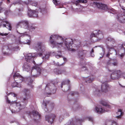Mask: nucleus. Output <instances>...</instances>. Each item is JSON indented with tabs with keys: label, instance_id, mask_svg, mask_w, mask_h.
Segmentation results:
<instances>
[{
	"label": "nucleus",
	"instance_id": "f257e3e1",
	"mask_svg": "<svg viewBox=\"0 0 125 125\" xmlns=\"http://www.w3.org/2000/svg\"><path fill=\"white\" fill-rule=\"evenodd\" d=\"M49 41L52 44L59 47L63 46L64 42L66 47L72 46V45L73 43L72 39L69 38L65 39L64 41L63 38L57 35H52L50 37Z\"/></svg>",
	"mask_w": 125,
	"mask_h": 125
},
{
	"label": "nucleus",
	"instance_id": "f03ea898",
	"mask_svg": "<svg viewBox=\"0 0 125 125\" xmlns=\"http://www.w3.org/2000/svg\"><path fill=\"white\" fill-rule=\"evenodd\" d=\"M56 88L54 85L52 83L47 84L45 88V94L50 95L56 92Z\"/></svg>",
	"mask_w": 125,
	"mask_h": 125
},
{
	"label": "nucleus",
	"instance_id": "7ed1b4c3",
	"mask_svg": "<svg viewBox=\"0 0 125 125\" xmlns=\"http://www.w3.org/2000/svg\"><path fill=\"white\" fill-rule=\"evenodd\" d=\"M37 52H38V55L40 56H42L43 59H47L50 55V53L48 52L45 54V52L44 47H38Z\"/></svg>",
	"mask_w": 125,
	"mask_h": 125
},
{
	"label": "nucleus",
	"instance_id": "20e7f679",
	"mask_svg": "<svg viewBox=\"0 0 125 125\" xmlns=\"http://www.w3.org/2000/svg\"><path fill=\"white\" fill-rule=\"evenodd\" d=\"M19 23L21 25L22 24L24 25V26L23 27L24 29H27L31 31H33L36 28V27L33 25H29L28 22L26 21H21Z\"/></svg>",
	"mask_w": 125,
	"mask_h": 125
},
{
	"label": "nucleus",
	"instance_id": "39448f33",
	"mask_svg": "<svg viewBox=\"0 0 125 125\" xmlns=\"http://www.w3.org/2000/svg\"><path fill=\"white\" fill-rule=\"evenodd\" d=\"M12 104H13L14 105H15L16 107H15V110H14L13 109L11 110V111L12 113H15V112H19L22 108V106L20 103L19 102H16L15 101H12Z\"/></svg>",
	"mask_w": 125,
	"mask_h": 125
},
{
	"label": "nucleus",
	"instance_id": "423d86ee",
	"mask_svg": "<svg viewBox=\"0 0 125 125\" xmlns=\"http://www.w3.org/2000/svg\"><path fill=\"white\" fill-rule=\"evenodd\" d=\"M121 71L120 70L115 71L111 74V78L114 79L118 78L122 74Z\"/></svg>",
	"mask_w": 125,
	"mask_h": 125
},
{
	"label": "nucleus",
	"instance_id": "0eeeda50",
	"mask_svg": "<svg viewBox=\"0 0 125 125\" xmlns=\"http://www.w3.org/2000/svg\"><path fill=\"white\" fill-rule=\"evenodd\" d=\"M55 117L56 116L54 114L47 115L45 116V119L49 123L52 124L53 123L54 119Z\"/></svg>",
	"mask_w": 125,
	"mask_h": 125
},
{
	"label": "nucleus",
	"instance_id": "6e6552de",
	"mask_svg": "<svg viewBox=\"0 0 125 125\" xmlns=\"http://www.w3.org/2000/svg\"><path fill=\"white\" fill-rule=\"evenodd\" d=\"M38 11L37 10H34L28 9V15L30 17H37L38 16Z\"/></svg>",
	"mask_w": 125,
	"mask_h": 125
},
{
	"label": "nucleus",
	"instance_id": "1a4fd4ad",
	"mask_svg": "<svg viewBox=\"0 0 125 125\" xmlns=\"http://www.w3.org/2000/svg\"><path fill=\"white\" fill-rule=\"evenodd\" d=\"M93 4L95 5L99 9L105 10H107L108 9L107 6L104 4L97 2H94Z\"/></svg>",
	"mask_w": 125,
	"mask_h": 125
},
{
	"label": "nucleus",
	"instance_id": "9d476101",
	"mask_svg": "<svg viewBox=\"0 0 125 125\" xmlns=\"http://www.w3.org/2000/svg\"><path fill=\"white\" fill-rule=\"evenodd\" d=\"M13 78L15 81H18V82L19 83L21 82L24 80V78L19 73L17 72L15 73L14 75Z\"/></svg>",
	"mask_w": 125,
	"mask_h": 125
},
{
	"label": "nucleus",
	"instance_id": "9b49d317",
	"mask_svg": "<svg viewBox=\"0 0 125 125\" xmlns=\"http://www.w3.org/2000/svg\"><path fill=\"white\" fill-rule=\"evenodd\" d=\"M33 69L34 70V71L35 72H37V74H36L33 75V76H35L36 77H37L40 75L41 73V70L40 68L37 66L35 65V67H32V71H31V73H32V72H33Z\"/></svg>",
	"mask_w": 125,
	"mask_h": 125
},
{
	"label": "nucleus",
	"instance_id": "f8f14e48",
	"mask_svg": "<svg viewBox=\"0 0 125 125\" xmlns=\"http://www.w3.org/2000/svg\"><path fill=\"white\" fill-rule=\"evenodd\" d=\"M118 21L120 23L125 22V16L122 14H119L117 15L116 17Z\"/></svg>",
	"mask_w": 125,
	"mask_h": 125
},
{
	"label": "nucleus",
	"instance_id": "ddd939ff",
	"mask_svg": "<svg viewBox=\"0 0 125 125\" xmlns=\"http://www.w3.org/2000/svg\"><path fill=\"white\" fill-rule=\"evenodd\" d=\"M109 88L108 84L106 83H103L101 85V91L106 93L107 92Z\"/></svg>",
	"mask_w": 125,
	"mask_h": 125
},
{
	"label": "nucleus",
	"instance_id": "4468645a",
	"mask_svg": "<svg viewBox=\"0 0 125 125\" xmlns=\"http://www.w3.org/2000/svg\"><path fill=\"white\" fill-rule=\"evenodd\" d=\"M33 56L32 55L31 53H29L27 54L25 56V60L27 62H30L31 61L32 62L35 64V62L34 61H32V59L33 58Z\"/></svg>",
	"mask_w": 125,
	"mask_h": 125
},
{
	"label": "nucleus",
	"instance_id": "2eb2a0df",
	"mask_svg": "<svg viewBox=\"0 0 125 125\" xmlns=\"http://www.w3.org/2000/svg\"><path fill=\"white\" fill-rule=\"evenodd\" d=\"M22 68L23 71H26L28 72L31 69V67L28 63L25 62L23 64Z\"/></svg>",
	"mask_w": 125,
	"mask_h": 125
},
{
	"label": "nucleus",
	"instance_id": "dca6fc26",
	"mask_svg": "<svg viewBox=\"0 0 125 125\" xmlns=\"http://www.w3.org/2000/svg\"><path fill=\"white\" fill-rule=\"evenodd\" d=\"M108 42L107 45V47H111L113 46V45L115 43V40L113 38H108Z\"/></svg>",
	"mask_w": 125,
	"mask_h": 125
},
{
	"label": "nucleus",
	"instance_id": "f3484780",
	"mask_svg": "<svg viewBox=\"0 0 125 125\" xmlns=\"http://www.w3.org/2000/svg\"><path fill=\"white\" fill-rule=\"evenodd\" d=\"M54 71L55 74L58 75L62 74H66V71L64 70H59L57 69H54Z\"/></svg>",
	"mask_w": 125,
	"mask_h": 125
},
{
	"label": "nucleus",
	"instance_id": "a211bd4d",
	"mask_svg": "<svg viewBox=\"0 0 125 125\" xmlns=\"http://www.w3.org/2000/svg\"><path fill=\"white\" fill-rule=\"evenodd\" d=\"M98 33V31L95 30L90 35L91 39V40L92 41H93L94 42L96 41V40H94L93 38L94 37V38H95L96 37H97V33Z\"/></svg>",
	"mask_w": 125,
	"mask_h": 125
},
{
	"label": "nucleus",
	"instance_id": "6ab92c4d",
	"mask_svg": "<svg viewBox=\"0 0 125 125\" xmlns=\"http://www.w3.org/2000/svg\"><path fill=\"white\" fill-rule=\"evenodd\" d=\"M95 112L98 113H102L104 112L105 111H106L100 106H99L98 107H96L95 108Z\"/></svg>",
	"mask_w": 125,
	"mask_h": 125
},
{
	"label": "nucleus",
	"instance_id": "aec40b11",
	"mask_svg": "<svg viewBox=\"0 0 125 125\" xmlns=\"http://www.w3.org/2000/svg\"><path fill=\"white\" fill-rule=\"evenodd\" d=\"M95 77L93 75L88 76L85 79L86 82L87 83H90L92 82L95 79Z\"/></svg>",
	"mask_w": 125,
	"mask_h": 125
},
{
	"label": "nucleus",
	"instance_id": "412c9836",
	"mask_svg": "<svg viewBox=\"0 0 125 125\" xmlns=\"http://www.w3.org/2000/svg\"><path fill=\"white\" fill-rule=\"evenodd\" d=\"M113 60H109L107 63V65H114V66H117L118 64V63L116 60L115 62H113Z\"/></svg>",
	"mask_w": 125,
	"mask_h": 125
},
{
	"label": "nucleus",
	"instance_id": "4be33fe9",
	"mask_svg": "<svg viewBox=\"0 0 125 125\" xmlns=\"http://www.w3.org/2000/svg\"><path fill=\"white\" fill-rule=\"evenodd\" d=\"M105 125H118V123L113 120H107Z\"/></svg>",
	"mask_w": 125,
	"mask_h": 125
},
{
	"label": "nucleus",
	"instance_id": "5701e85b",
	"mask_svg": "<svg viewBox=\"0 0 125 125\" xmlns=\"http://www.w3.org/2000/svg\"><path fill=\"white\" fill-rule=\"evenodd\" d=\"M87 2V0H78L76 1L75 3L76 5H79V3H86Z\"/></svg>",
	"mask_w": 125,
	"mask_h": 125
},
{
	"label": "nucleus",
	"instance_id": "b1692460",
	"mask_svg": "<svg viewBox=\"0 0 125 125\" xmlns=\"http://www.w3.org/2000/svg\"><path fill=\"white\" fill-rule=\"evenodd\" d=\"M117 113L118 115L116 116V117L118 119L121 117L123 115V113L122 112L121 109H120L118 110Z\"/></svg>",
	"mask_w": 125,
	"mask_h": 125
},
{
	"label": "nucleus",
	"instance_id": "393cba45",
	"mask_svg": "<svg viewBox=\"0 0 125 125\" xmlns=\"http://www.w3.org/2000/svg\"><path fill=\"white\" fill-rule=\"evenodd\" d=\"M35 44L36 46L38 47H42L45 46L44 43L41 42H37L35 43Z\"/></svg>",
	"mask_w": 125,
	"mask_h": 125
},
{
	"label": "nucleus",
	"instance_id": "a878e982",
	"mask_svg": "<svg viewBox=\"0 0 125 125\" xmlns=\"http://www.w3.org/2000/svg\"><path fill=\"white\" fill-rule=\"evenodd\" d=\"M49 103L48 102H45L44 101L43 103L42 104V107H44L45 108V111L46 112H47L49 111L47 109V108H46V107L47 104Z\"/></svg>",
	"mask_w": 125,
	"mask_h": 125
},
{
	"label": "nucleus",
	"instance_id": "bb28decb",
	"mask_svg": "<svg viewBox=\"0 0 125 125\" xmlns=\"http://www.w3.org/2000/svg\"><path fill=\"white\" fill-rule=\"evenodd\" d=\"M93 91H94V94L95 95L96 94L98 95L100 93V90L98 89H96L95 88H94L93 89Z\"/></svg>",
	"mask_w": 125,
	"mask_h": 125
},
{
	"label": "nucleus",
	"instance_id": "cd10ccee",
	"mask_svg": "<svg viewBox=\"0 0 125 125\" xmlns=\"http://www.w3.org/2000/svg\"><path fill=\"white\" fill-rule=\"evenodd\" d=\"M98 33H97V35H98L97 37L100 39H102L103 37V34L99 30H98Z\"/></svg>",
	"mask_w": 125,
	"mask_h": 125
},
{
	"label": "nucleus",
	"instance_id": "c85d7f7f",
	"mask_svg": "<svg viewBox=\"0 0 125 125\" xmlns=\"http://www.w3.org/2000/svg\"><path fill=\"white\" fill-rule=\"evenodd\" d=\"M78 46L80 47H82L85 46H89L86 43V41L81 42L79 45H78Z\"/></svg>",
	"mask_w": 125,
	"mask_h": 125
},
{
	"label": "nucleus",
	"instance_id": "c756f323",
	"mask_svg": "<svg viewBox=\"0 0 125 125\" xmlns=\"http://www.w3.org/2000/svg\"><path fill=\"white\" fill-rule=\"evenodd\" d=\"M13 87H21V86L20 85L18 84V83L15 82L12 83L11 85Z\"/></svg>",
	"mask_w": 125,
	"mask_h": 125
},
{
	"label": "nucleus",
	"instance_id": "7c9ffc66",
	"mask_svg": "<svg viewBox=\"0 0 125 125\" xmlns=\"http://www.w3.org/2000/svg\"><path fill=\"white\" fill-rule=\"evenodd\" d=\"M81 70L82 71H85L86 72H89L91 71L89 69H87V67L84 66H83L82 67L81 69Z\"/></svg>",
	"mask_w": 125,
	"mask_h": 125
},
{
	"label": "nucleus",
	"instance_id": "2f4dec72",
	"mask_svg": "<svg viewBox=\"0 0 125 125\" xmlns=\"http://www.w3.org/2000/svg\"><path fill=\"white\" fill-rule=\"evenodd\" d=\"M61 54V52L59 51L58 52V53H56L55 54V56L56 58H57L60 57H62V55H60V54Z\"/></svg>",
	"mask_w": 125,
	"mask_h": 125
},
{
	"label": "nucleus",
	"instance_id": "473e14b6",
	"mask_svg": "<svg viewBox=\"0 0 125 125\" xmlns=\"http://www.w3.org/2000/svg\"><path fill=\"white\" fill-rule=\"evenodd\" d=\"M70 82V81L69 80L67 81H63L62 83L61 87L62 88V86L63 85H65V84H68Z\"/></svg>",
	"mask_w": 125,
	"mask_h": 125
},
{
	"label": "nucleus",
	"instance_id": "72a5a7b5",
	"mask_svg": "<svg viewBox=\"0 0 125 125\" xmlns=\"http://www.w3.org/2000/svg\"><path fill=\"white\" fill-rule=\"evenodd\" d=\"M32 114L34 116H37L38 115L39 118H40V115L39 114L38 112L36 111H33L32 112Z\"/></svg>",
	"mask_w": 125,
	"mask_h": 125
},
{
	"label": "nucleus",
	"instance_id": "f704fd0d",
	"mask_svg": "<svg viewBox=\"0 0 125 125\" xmlns=\"http://www.w3.org/2000/svg\"><path fill=\"white\" fill-rule=\"evenodd\" d=\"M101 103L103 105L105 106H108L109 108H110V106L106 102L102 101L101 102Z\"/></svg>",
	"mask_w": 125,
	"mask_h": 125
},
{
	"label": "nucleus",
	"instance_id": "c9c22d12",
	"mask_svg": "<svg viewBox=\"0 0 125 125\" xmlns=\"http://www.w3.org/2000/svg\"><path fill=\"white\" fill-rule=\"evenodd\" d=\"M22 42L23 43L29 45L31 43V41L30 40H27L23 41Z\"/></svg>",
	"mask_w": 125,
	"mask_h": 125
},
{
	"label": "nucleus",
	"instance_id": "e433bc0d",
	"mask_svg": "<svg viewBox=\"0 0 125 125\" xmlns=\"http://www.w3.org/2000/svg\"><path fill=\"white\" fill-rule=\"evenodd\" d=\"M21 34L22 35L21 36V37H24L25 36H28L30 39V36L26 33H22Z\"/></svg>",
	"mask_w": 125,
	"mask_h": 125
},
{
	"label": "nucleus",
	"instance_id": "4c0bfd02",
	"mask_svg": "<svg viewBox=\"0 0 125 125\" xmlns=\"http://www.w3.org/2000/svg\"><path fill=\"white\" fill-rule=\"evenodd\" d=\"M109 12L112 14H114L116 13V11L113 9L111 8L110 9Z\"/></svg>",
	"mask_w": 125,
	"mask_h": 125
},
{
	"label": "nucleus",
	"instance_id": "58836bf2",
	"mask_svg": "<svg viewBox=\"0 0 125 125\" xmlns=\"http://www.w3.org/2000/svg\"><path fill=\"white\" fill-rule=\"evenodd\" d=\"M68 50L69 51L71 52H74L75 50L73 48L70 47H67Z\"/></svg>",
	"mask_w": 125,
	"mask_h": 125
},
{
	"label": "nucleus",
	"instance_id": "ea45409f",
	"mask_svg": "<svg viewBox=\"0 0 125 125\" xmlns=\"http://www.w3.org/2000/svg\"><path fill=\"white\" fill-rule=\"evenodd\" d=\"M53 2L56 5H58L60 3V2L58 1L57 0H53Z\"/></svg>",
	"mask_w": 125,
	"mask_h": 125
},
{
	"label": "nucleus",
	"instance_id": "a19ab883",
	"mask_svg": "<svg viewBox=\"0 0 125 125\" xmlns=\"http://www.w3.org/2000/svg\"><path fill=\"white\" fill-rule=\"evenodd\" d=\"M33 81L32 80H30V81L29 82V83H28V84L29 85H30L31 86V87H33V86L31 85V84H32V83L33 82Z\"/></svg>",
	"mask_w": 125,
	"mask_h": 125
},
{
	"label": "nucleus",
	"instance_id": "79ce46f5",
	"mask_svg": "<svg viewBox=\"0 0 125 125\" xmlns=\"http://www.w3.org/2000/svg\"><path fill=\"white\" fill-rule=\"evenodd\" d=\"M21 100L22 102H24L25 103H27V99L26 98H22L21 99Z\"/></svg>",
	"mask_w": 125,
	"mask_h": 125
},
{
	"label": "nucleus",
	"instance_id": "37998d69",
	"mask_svg": "<svg viewBox=\"0 0 125 125\" xmlns=\"http://www.w3.org/2000/svg\"><path fill=\"white\" fill-rule=\"evenodd\" d=\"M125 46V43H121L120 44H118V47H124Z\"/></svg>",
	"mask_w": 125,
	"mask_h": 125
},
{
	"label": "nucleus",
	"instance_id": "c03bdc74",
	"mask_svg": "<svg viewBox=\"0 0 125 125\" xmlns=\"http://www.w3.org/2000/svg\"><path fill=\"white\" fill-rule=\"evenodd\" d=\"M19 47H13L12 49L14 51H18L20 49Z\"/></svg>",
	"mask_w": 125,
	"mask_h": 125
},
{
	"label": "nucleus",
	"instance_id": "a18cd8bd",
	"mask_svg": "<svg viewBox=\"0 0 125 125\" xmlns=\"http://www.w3.org/2000/svg\"><path fill=\"white\" fill-rule=\"evenodd\" d=\"M31 1H29V3H31V4H32V6H36L37 5V4L36 3H31Z\"/></svg>",
	"mask_w": 125,
	"mask_h": 125
},
{
	"label": "nucleus",
	"instance_id": "49530a36",
	"mask_svg": "<svg viewBox=\"0 0 125 125\" xmlns=\"http://www.w3.org/2000/svg\"><path fill=\"white\" fill-rule=\"evenodd\" d=\"M94 52V50L93 49H92L91 51L90 52V54H91V55L92 57H93L94 56V54L93 53H93Z\"/></svg>",
	"mask_w": 125,
	"mask_h": 125
},
{
	"label": "nucleus",
	"instance_id": "de8ad7c7",
	"mask_svg": "<svg viewBox=\"0 0 125 125\" xmlns=\"http://www.w3.org/2000/svg\"><path fill=\"white\" fill-rule=\"evenodd\" d=\"M88 120L91 121L93 122L94 120L93 118L91 117H89L87 118Z\"/></svg>",
	"mask_w": 125,
	"mask_h": 125
},
{
	"label": "nucleus",
	"instance_id": "09e8293b",
	"mask_svg": "<svg viewBox=\"0 0 125 125\" xmlns=\"http://www.w3.org/2000/svg\"><path fill=\"white\" fill-rule=\"evenodd\" d=\"M24 92L25 93L26 95L27 94H28V92L29 93V90L28 89H25L24 91Z\"/></svg>",
	"mask_w": 125,
	"mask_h": 125
},
{
	"label": "nucleus",
	"instance_id": "8fccbe9b",
	"mask_svg": "<svg viewBox=\"0 0 125 125\" xmlns=\"http://www.w3.org/2000/svg\"><path fill=\"white\" fill-rule=\"evenodd\" d=\"M80 65H84L85 64L84 61L83 60L82 61H80Z\"/></svg>",
	"mask_w": 125,
	"mask_h": 125
},
{
	"label": "nucleus",
	"instance_id": "3c124183",
	"mask_svg": "<svg viewBox=\"0 0 125 125\" xmlns=\"http://www.w3.org/2000/svg\"><path fill=\"white\" fill-rule=\"evenodd\" d=\"M10 94L14 97L16 96H17V95L14 93H10Z\"/></svg>",
	"mask_w": 125,
	"mask_h": 125
},
{
	"label": "nucleus",
	"instance_id": "603ef678",
	"mask_svg": "<svg viewBox=\"0 0 125 125\" xmlns=\"http://www.w3.org/2000/svg\"><path fill=\"white\" fill-rule=\"evenodd\" d=\"M125 54L123 53H122L121 54H119V56H120V58L122 59L123 57L124 56Z\"/></svg>",
	"mask_w": 125,
	"mask_h": 125
},
{
	"label": "nucleus",
	"instance_id": "864d4df0",
	"mask_svg": "<svg viewBox=\"0 0 125 125\" xmlns=\"http://www.w3.org/2000/svg\"><path fill=\"white\" fill-rule=\"evenodd\" d=\"M6 101L7 102L9 103H10V100H9L8 99V98L7 97H6Z\"/></svg>",
	"mask_w": 125,
	"mask_h": 125
},
{
	"label": "nucleus",
	"instance_id": "5fc2aeb1",
	"mask_svg": "<svg viewBox=\"0 0 125 125\" xmlns=\"http://www.w3.org/2000/svg\"><path fill=\"white\" fill-rule=\"evenodd\" d=\"M10 11L9 10H6L5 11V12H4V13L5 14L7 15L8 14V12H9Z\"/></svg>",
	"mask_w": 125,
	"mask_h": 125
},
{
	"label": "nucleus",
	"instance_id": "6e6d98bb",
	"mask_svg": "<svg viewBox=\"0 0 125 125\" xmlns=\"http://www.w3.org/2000/svg\"><path fill=\"white\" fill-rule=\"evenodd\" d=\"M45 11V12H46V11L45 10V9H42L41 10V12L42 13H43V11Z\"/></svg>",
	"mask_w": 125,
	"mask_h": 125
},
{
	"label": "nucleus",
	"instance_id": "4d7b16f0",
	"mask_svg": "<svg viewBox=\"0 0 125 125\" xmlns=\"http://www.w3.org/2000/svg\"><path fill=\"white\" fill-rule=\"evenodd\" d=\"M4 9L3 8H1L0 7V13L2 12V10Z\"/></svg>",
	"mask_w": 125,
	"mask_h": 125
},
{
	"label": "nucleus",
	"instance_id": "13d9d810",
	"mask_svg": "<svg viewBox=\"0 0 125 125\" xmlns=\"http://www.w3.org/2000/svg\"><path fill=\"white\" fill-rule=\"evenodd\" d=\"M62 116H61L59 117V121H62Z\"/></svg>",
	"mask_w": 125,
	"mask_h": 125
},
{
	"label": "nucleus",
	"instance_id": "bf43d9fd",
	"mask_svg": "<svg viewBox=\"0 0 125 125\" xmlns=\"http://www.w3.org/2000/svg\"><path fill=\"white\" fill-rule=\"evenodd\" d=\"M63 60L64 61H66V58H63Z\"/></svg>",
	"mask_w": 125,
	"mask_h": 125
},
{
	"label": "nucleus",
	"instance_id": "052dcab7",
	"mask_svg": "<svg viewBox=\"0 0 125 125\" xmlns=\"http://www.w3.org/2000/svg\"><path fill=\"white\" fill-rule=\"evenodd\" d=\"M119 85L121 87H124V86H123L121 84H119Z\"/></svg>",
	"mask_w": 125,
	"mask_h": 125
},
{
	"label": "nucleus",
	"instance_id": "680f3d73",
	"mask_svg": "<svg viewBox=\"0 0 125 125\" xmlns=\"http://www.w3.org/2000/svg\"><path fill=\"white\" fill-rule=\"evenodd\" d=\"M8 3H10V1L9 0H7Z\"/></svg>",
	"mask_w": 125,
	"mask_h": 125
},
{
	"label": "nucleus",
	"instance_id": "e2e57ef3",
	"mask_svg": "<svg viewBox=\"0 0 125 125\" xmlns=\"http://www.w3.org/2000/svg\"><path fill=\"white\" fill-rule=\"evenodd\" d=\"M109 54L108 53H107V56L108 57L109 56Z\"/></svg>",
	"mask_w": 125,
	"mask_h": 125
},
{
	"label": "nucleus",
	"instance_id": "0e129e2a",
	"mask_svg": "<svg viewBox=\"0 0 125 125\" xmlns=\"http://www.w3.org/2000/svg\"><path fill=\"white\" fill-rule=\"evenodd\" d=\"M80 53L81 54V55H82V54L83 53L82 52H81Z\"/></svg>",
	"mask_w": 125,
	"mask_h": 125
},
{
	"label": "nucleus",
	"instance_id": "69168bd1",
	"mask_svg": "<svg viewBox=\"0 0 125 125\" xmlns=\"http://www.w3.org/2000/svg\"><path fill=\"white\" fill-rule=\"evenodd\" d=\"M3 20V19H1L0 18V20L1 21V20Z\"/></svg>",
	"mask_w": 125,
	"mask_h": 125
},
{
	"label": "nucleus",
	"instance_id": "338daca9",
	"mask_svg": "<svg viewBox=\"0 0 125 125\" xmlns=\"http://www.w3.org/2000/svg\"><path fill=\"white\" fill-rule=\"evenodd\" d=\"M122 9L123 10H125V9H124V8H122Z\"/></svg>",
	"mask_w": 125,
	"mask_h": 125
},
{
	"label": "nucleus",
	"instance_id": "774afa93",
	"mask_svg": "<svg viewBox=\"0 0 125 125\" xmlns=\"http://www.w3.org/2000/svg\"><path fill=\"white\" fill-rule=\"evenodd\" d=\"M99 47V46H95V47Z\"/></svg>",
	"mask_w": 125,
	"mask_h": 125
}]
</instances>
